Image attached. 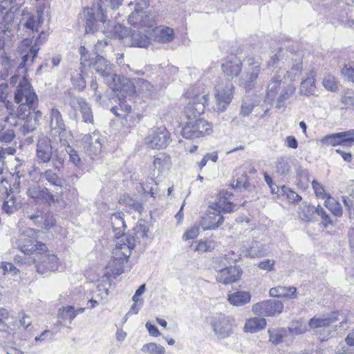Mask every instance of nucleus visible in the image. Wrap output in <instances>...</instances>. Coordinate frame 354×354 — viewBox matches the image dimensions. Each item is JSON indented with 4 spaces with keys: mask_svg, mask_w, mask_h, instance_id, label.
<instances>
[{
    "mask_svg": "<svg viewBox=\"0 0 354 354\" xmlns=\"http://www.w3.org/2000/svg\"><path fill=\"white\" fill-rule=\"evenodd\" d=\"M250 292L238 290L227 295L229 303L235 306H243L250 301Z\"/></svg>",
    "mask_w": 354,
    "mask_h": 354,
    "instance_id": "obj_28",
    "label": "nucleus"
},
{
    "mask_svg": "<svg viewBox=\"0 0 354 354\" xmlns=\"http://www.w3.org/2000/svg\"><path fill=\"white\" fill-rule=\"evenodd\" d=\"M215 248V243L213 241H201L196 245L195 250L199 252H209L214 250Z\"/></svg>",
    "mask_w": 354,
    "mask_h": 354,
    "instance_id": "obj_53",
    "label": "nucleus"
},
{
    "mask_svg": "<svg viewBox=\"0 0 354 354\" xmlns=\"http://www.w3.org/2000/svg\"><path fill=\"white\" fill-rule=\"evenodd\" d=\"M69 104L73 109H80L84 122L88 123L93 122V114L91 108L84 98L73 97L71 99Z\"/></svg>",
    "mask_w": 354,
    "mask_h": 354,
    "instance_id": "obj_23",
    "label": "nucleus"
},
{
    "mask_svg": "<svg viewBox=\"0 0 354 354\" xmlns=\"http://www.w3.org/2000/svg\"><path fill=\"white\" fill-rule=\"evenodd\" d=\"M281 192L283 195H285L292 202L301 200V197L298 194L285 185L281 187Z\"/></svg>",
    "mask_w": 354,
    "mask_h": 354,
    "instance_id": "obj_54",
    "label": "nucleus"
},
{
    "mask_svg": "<svg viewBox=\"0 0 354 354\" xmlns=\"http://www.w3.org/2000/svg\"><path fill=\"white\" fill-rule=\"evenodd\" d=\"M209 100L207 94H196L185 107L184 114L188 121L183 127L181 134L187 139H194L209 135L212 131V124L206 120L197 118L204 113Z\"/></svg>",
    "mask_w": 354,
    "mask_h": 354,
    "instance_id": "obj_1",
    "label": "nucleus"
},
{
    "mask_svg": "<svg viewBox=\"0 0 354 354\" xmlns=\"http://www.w3.org/2000/svg\"><path fill=\"white\" fill-rule=\"evenodd\" d=\"M240 259V255L236 254L233 251H229L225 253L223 256H221L218 259L219 261H223L224 260L228 263H235Z\"/></svg>",
    "mask_w": 354,
    "mask_h": 354,
    "instance_id": "obj_59",
    "label": "nucleus"
},
{
    "mask_svg": "<svg viewBox=\"0 0 354 354\" xmlns=\"http://www.w3.org/2000/svg\"><path fill=\"white\" fill-rule=\"evenodd\" d=\"M198 234L199 227L197 225H194L185 232L183 238L185 241L194 239L198 235Z\"/></svg>",
    "mask_w": 354,
    "mask_h": 354,
    "instance_id": "obj_62",
    "label": "nucleus"
},
{
    "mask_svg": "<svg viewBox=\"0 0 354 354\" xmlns=\"http://www.w3.org/2000/svg\"><path fill=\"white\" fill-rule=\"evenodd\" d=\"M174 39V30L167 26H156V41L168 43Z\"/></svg>",
    "mask_w": 354,
    "mask_h": 354,
    "instance_id": "obj_32",
    "label": "nucleus"
},
{
    "mask_svg": "<svg viewBox=\"0 0 354 354\" xmlns=\"http://www.w3.org/2000/svg\"><path fill=\"white\" fill-rule=\"evenodd\" d=\"M71 80L73 86L77 88L79 90H82L86 86V82L82 75L80 73H75L71 76Z\"/></svg>",
    "mask_w": 354,
    "mask_h": 354,
    "instance_id": "obj_55",
    "label": "nucleus"
},
{
    "mask_svg": "<svg viewBox=\"0 0 354 354\" xmlns=\"http://www.w3.org/2000/svg\"><path fill=\"white\" fill-rule=\"evenodd\" d=\"M155 35L150 33H146L139 30H133L131 35L126 37V39L131 41V46L139 47V48H147L151 43Z\"/></svg>",
    "mask_w": 354,
    "mask_h": 354,
    "instance_id": "obj_24",
    "label": "nucleus"
},
{
    "mask_svg": "<svg viewBox=\"0 0 354 354\" xmlns=\"http://www.w3.org/2000/svg\"><path fill=\"white\" fill-rule=\"evenodd\" d=\"M0 24L6 30L10 31L15 23V12L11 10H6L5 8L1 10L0 15Z\"/></svg>",
    "mask_w": 354,
    "mask_h": 354,
    "instance_id": "obj_33",
    "label": "nucleus"
},
{
    "mask_svg": "<svg viewBox=\"0 0 354 354\" xmlns=\"http://www.w3.org/2000/svg\"><path fill=\"white\" fill-rule=\"evenodd\" d=\"M312 187L314 190V192L317 197L321 198H328L329 195H328L325 192V189L324 186L319 183L317 180H313L312 182Z\"/></svg>",
    "mask_w": 354,
    "mask_h": 354,
    "instance_id": "obj_56",
    "label": "nucleus"
},
{
    "mask_svg": "<svg viewBox=\"0 0 354 354\" xmlns=\"http://www.w3.org/2000/svg\"><path fill=\"white\" fill-rule=\"evenodd\" d=\"M123 215L124 214L122 212H117L113 214L111 216V222L113 232L115 233L116 235L122 234V236L118 237V240L122 236H124V234H123L122 231V229L125 226ZM125 236L131 238V236H128L127 235H125ZM133 236H131V238Z\"/></svg>",
    "mask_w": 354,
    "mask_h": 354,
    "instance_id": "obj_31",
    "label": "nucleus"
},
{
    "mask_svg": "<svg viewBox=\"0 0 354 354\" xmlns=\"http://www.w3.org/2000/svg\"><path fill=\"white\" fill-rule=\"evenodd\" d=\"M107 86L116 94L121 109L125 112L129 113L131 108L127 104L126 99L132 97L136 91L135 86L131 81L125 77L114 75Z\"/></svg>",
    "mask_w": 354,
    "mask_h": 354,
    "instance_id": "obj_6",
    "label": "nucleus"
},
{
    "mask_svg": "<svg viewBox=\"0 0 354 354\" xmlns=\"http://www.w3.org/2000/svg\"><path fill=\"white\" fill-rule=\"evenodd\" d=\"M343 136L342 132L331 133L324 136L320 142L323 145L335 147L340 145Z\"/></svg>",
    "mask_w": 354,
    "mask_h": 354,
    "instance_id": "obj_44",
    "label": "nucleus"
},
{
    "mask_svg": "<svg viewBox=\"0 0 354 354\" xmlns=\"http://www.w3.org/2000/svg\"><path fill=\"white\" fill-rule=\"evenodd\" d=\"M267 250L266 245L261 241H253L251 244L244 246L243 254L246 257L256 258L263 257Z\"/></svg>",
    "mask_w": 354,
    "mask_h": 354,
    "instance_id": "obj_25",
    "label": "nucleus"
},
{
    "mask_svg": "<svg viewBox=\"0 0 354 354\" xmlns=\"http://www.w3.org/2000/svg\"><path fill=\"white\" fill-rule=\"evenodd\" d=\"M43 10L39 8L35 12H30L27 9L22 11V21L25 28L32 32H38L39 28L43 23Z\"/></svg>",
    "mask_w": 354,
    "mask_h": 354,
    "instance_id": "obj_19",
    "label": "nucleus"
},
{
    "mask_svg": "<svg viewBox=\"0 0 354 354\" xmlns=\"http://www.w3.org/2000/svg\"><path fill=\"white\" fill-rule=\"evenodd\" d=\"M242 62L235 55H229L221 65L223 73L228 78H236L238 84L246 91L252 90L257 82L261 69V63L254 58H248L245 61L242 71Z\"/></svg>",
    "mask_w": 354,
    "mask_h": 354,
    "instance_id": "obj_2",
    "label": "nucleus"
},
{
    "mask_svg": "<svg viewBox=\"0 0 354 354\" xmlns=\"http://www.w3.org/2000/svg\"><path fill=\"white\" fill-rule=\"evenodd\" d=\"M275 261L273 259H266L259 263L258 267L261 270H263L268 272L274 270Z\"/></svg>",
    "mask_w": 354,
    "mask_h": 354,
    "instance_id": "obj_63",
    "label": "nucleus"
},
{
    "mask_svg": "<svg viewBox=\"0 0 354 354\" xmlns=\"http://www.w3.org/2000/svg\"><path fill=\"white\" fill-rule=\"evenodd\" d=\"M346 324V319L342 315L333 313L327 317H313L309 320L308 326L313 330L321 341L333 337L338 328Z\"/></svg>",
    "mask_w": 354,
    "mask_h": 354,
    "instance_id": "obj_5",
    "label": "nucleus"
},
{
    "mask_svg": "<svg viewBox=\"0 0 354 354\" xmlns=\"http://www.w3.org/2000/svg\"><path fill=\"white\" fill-rule=\"evenodd\" d=\"M149 226L147 221L140 219L132 238L123 236L116 241L115 248L112 252L113 259L109 263L113 275L118 276L124 272V263L129 258L136 241L140 243L142 240L145 243V240L149 237Z\"/></svg>",
    "mask_w": 354,
    "mask_h": 354,
    "instance_id": "obj_3",
    "label": "nucleus"
},
{
    "mask_svg": "<svg viewBox=\"0 0 354 354\" xmlns=\"http://www.w3.org/2000/svg\"><path fill=\"white\" fill-rule=\"evenodd\" d=\"M269 295L272 297H284L287 299H295L297 297V288L293 286H281L272 288Z\"/></svg>",
    "mask_w": 354,
    "mask_h": 354,
    "instance_id": "obj_27",
    "label": "nucleus"
},
{
    "mask_svg": "<svg viewBox=\"0 0 354 354\" xmlns=\"http://www.w3.org/2000/svg\"><path fill=\"white\" fill-rule=\"evenodd\" d=\"M275 173L279 176H285L290 171V159L287 157H279L275 162Z\"/></svg>",
    "mask_w": 354,
    "mask_h": 354,
    "instance_id": "obj_36",
    "label": "nucleus"
},
{
    "mask_svg": "<svg viewBox=\"0 0 354 354\" xmlns=\"http://www.w3.org/2000/svg\"><path fill=\"white\" fill-rule=\"evenodd\" d=\"M120 202L127 207H129L131 210H133L140 214H142L144 209L143 205L136 198L127 195L120 198Z\"/></svg>",
    "mask_w": 354,
    "mask_h": 354,
    "instance_id": "obj_34",
    "label": "nucleus"
},
{
    "mask_svg": "<svg viewBox=\"0 0 354 354\" xmlns=\"http://www.w3.org/2000/svg\"><path fill=\"white\" fill-rule=\"evenodd\" d=\"M289 329L293 334L299 335L305 333L307 330V326L299 321H297L291 324Z\"/></svg>",
    "mask_w": 354,
    "mask_h": 354,
    "instance_id": "obj_58",
    "label": "nucleus"
},
{
    "mask_svg": "<svg viewBox=\"0 0 354 354\" xmlns=\"http://www.w3.org/2000/svg\"><path fill=\"white\" fill-rule=\"evenodd\" d=\"M234 86L232 83H218L215 86V97L216 99V109L218 111H223L232 100V90Z\"/></svg>",
    "mask_w": 354,
    "mask_h": 354,
    "instance_id": "obj_17",
    "label": "nucleus"
},
{
    "mask_svg": "<svg viewBox=\"0 0 354 354\" xmlns=\"http://www.w3.org/2000/svg\"><path fill=\"white\" fill-rule=\"evenodd\" d=\"M99 8L103 12V10L118 8L122 3V0H99Z\"/></svg>",
    "mask_w": 354,
    "mask_h": 354,
    "instance_id": "obj_50",
    "label": "nucleus"
},
{
    "mask_svg": "<svg viewBox=\"0 0 354 354\" xmlns=\"http://www.w3.org/2000/svg\"><path fill=\"white\" fill-rule=\"evenodd\" d=\"M322 84L327 91L335 92L337 90L335 78L332 75H326L323 80Z\"/></svg>",
    "mask_w": 354,
    "mask_h": 354,
    "instance_id": "obj_52",
    "label": "nucleus"
},
{
    "mask_svg": "<svg viewBox=\"0 0 354 354\" xmlns=\"http://www.w3.org/2000/svg\"><path fill=\"white\" fill-rule=\"evenodd\" d=\"M6 198L4 199L2 205V210L7 214H12L17 210L15 205V198L13 196H10L8 189L5 187Z\"/></svg>",
    "mask_w": 354,
    "mask_h": 354,
    "instance_id": "obj_42",
    "label": "nucleus"
},
{
    "mask_svg": "<svg viewBox=\"0 0 354 354\" xmlns=\"http://www.w3.org/2000/svg\"><path fill=\"white\" fill-rule=\"evenodd\" d=\"M324 205L336 216H339L342 214L341 205L330 196H328L325 201Z\"/></svg>",
    "mask_w": 354,
    "mask_h": 354,
    "instance_id": "obj_46",
    "label": "nucleus"
},
{
    "mask_svg": "<svg viewBox=\"0 0 354 354\" xmlns=\"http://www.w3.org/2000/svg\"><path fill=\"white\" fill-rule=\"evenodd\" d=\"M25 216L27 218L31 220L35 225L44 229H50L56 223L53 212L50 211L45 212L39 208L31 212L26 211Z\"/></svg>",
    "mask_w": 354,
    "mask_h": 354,
    "instance_id": "obj_10",
    "label": "nucleus"
},
{
    "mask_svg": "<svg viewBox=\"0 0 354 354\" xmlns=\"http://www.w3.org/2000/svg\"><path fill=\"white\" fill-rule=\"evenodd\" d=\"M235 207L232 203L219 198L218 201L212 205V209L219 214L221 212L230 213L234 211Z\"/></svg>",
    "mask_w": 354,
    "mask_h": 354,
    "instance_id": "obj_39",
    "label": "nucleus"
},
{
    "mask_svg": "<svg viewBox=\"0 0 354 354\" xmlns=\"http://www.w3.org/2000/svg\"><path fill=\"white\" fill-rule=\"evenodd\" d=\"M67 155L69 156V162L75 165H78L81 161V159L77 154V151L70 146L66 149Z\"/></svg>",
    "mask_w": 354,
    "mask_h": 354,
    "instance_id": "obj_61",
    "label": "nucleus"
},
{
    "mask_svg": "<svg viewBox=\"0 0 354 354\" xmlns=\"http://www.w3.org/2000/svg\"><path fill=\"white\" fill-rule=\"evenodd\" d=\"M342 135L345 136L342 137V140L339 145L344 147H352L354 143V129L342 131Z\"/></svg>",
    "mask_w": 354,
    "mask_h": 354,
    "instance_id": "obj_51",
    "label": "nucleus"
},
{
    "mask_svg": "<svg viewBox=\"0 0 354 354\" xmlns=\"http://www.w3.org/2000/svg\"><path fill=\"white\" fill-rule=\"evenodd\" d=\"M268 333L269 334V341L275 345L281 343L286 335V331L284 328L268 329Z\"/></svg>",
    "mask_w": 354,
    "mask_h": 354,
    "instance_id": "obj_40",
    "label": "nucleus"
},
{
    "mask_svg": "<svg viewBox=\"0 0 354 354\" xmlns=\"http://www.w3.org/2000/svg\"><path fill=\"white\" fill-rule=\"evenodd\" d=\"M341 73L346 80L354 83V68L353 67L344 65Z\"/></svg>",
    "mask_w": 354,
    "mask_h": 354,
    "instance_id": "obj_60",
    "label": "nucleus"
},
{
    "mask_svg": "<svg viewBox=\"0 0 354 354\" xmlns=\"http://www.w3.org/2000/svg\"><path fill=\"white\" fill-rule=\"evenodd\" d=\"M266 320L263 317H252L246 319L244 326V331L250 333H255L263 330L266 326Z\"/></svg>",
    "mask_w": 354,
    "mask_h": 354,
    "instance_id": "obj_30",
    "label": "nucleus"
},
{
    "mask_svg": "<svg viewBox=\"0 0 354 354\" xmlns=\"http://www.w3.org/2000/svg\"><path fill=\"white\" fill-rule=\"evenodd\" d=\"M223 216L212 209L202 218L201 225L204 231L212 230L218 228L223 223Z\"/></svg>",
    "mask_w": 354,
    "mask_h": 354,
    "instance_id": "obj_22",
    "label": "nucleus"
},
{
    "mask_svg": "<svg viewBox=\"0 0 354 354\" xmlns=\"http://www.w3.org/2000/svg\"><path fill=\"white\" fill-rule=\"evenodd\" d=\"M316 73L310 71L307 73V77L301 82L299 93L304 95H312L316 92L315 86Z\"/></svg>",
    "mask_w": 354,
    "mask_h": 354,
    "instance_id": "obj_26",
    "label": "nucleus"
},
{
    "mask_svg": "<svg viewBox=\"0 0 354 354\" xmlns=\"http://www.w3.org/2000/svg\"><path fill=\"white\" fill-rule=\"evenodd\" d=\"M283 79H286V76L275 75L269 80L266 87L265 101L272 104L275 100L278 109L284 106V102L294 94L296 89L292 83H286L283 81Z\"/></svg>",
    "mask_w": 354,
    "mask_h": 354,
    "instance_id": "obj_4",
    "label": "nucleus"
},
{
    "mask_svg": "<svg viewBox=\"0 0 354 354\" xmlns=\"http://www.w3.org/2000/svg\"><path fill=\"white\" fill-rule=\"evenodd\" d=\"M86 17V33H94L98 30L100 23L105 22V16L103 12L96 7L86 8L84 10Z\"/></svg>",
    "mask_w": 354,
    "mask_h": 354,
    "instance_id": "obj_12",
    "label": "nucleus"
},
{
    "mask_svg": "<svg viewBox=\"0 0 354 354\" xmlns=\"http://www.w3.org/2000/svg\"><path fill=\"white\" fill-rule=\"evenodd\" d=\"M341 102L347 107L354 108V92L344 94L341 98Z\"/></svg>",
    "mask_w": 354,
    "mask_h": 354,
    "instance_id": "obj_64",
    "label": "nucleus"
},
{
    "mask_svg": "<svg viewBox=\"0 0 354 354\" xmlns=\"http://www.w3.org/2000/svg\"><path fill=\"white\" fill-rule=\"evenodd\" d=\"M67 156V152L66 151H59L58 149L55 150L53 158L50 160H52L53 166L55 169L57 171H60L64 167V164L65 162L66 158Z\"/></svg>",
    "mask_w": 354,
    "mask_h": 354,
    "instance_id": "obj_37",
    "label": "nucleus"
},
{
    "mask_svg": "<svg viewBox=\"0 0 354 354\" xmlns=\"http://www.w3.org/2000/svg\"><path fill=\"white\" fill-rule=\"evenodd\" d=\"M41 252L35 253L33 258L37 272L43 274L57 270L59 267V259L57 256L49 252Z\"/></svg>",
    "mask_w": 354,
    "mask_h": 354,
    "instance_id": "obj_9",
    "label": "nucleus"
},
{
    "mask_svg": "<svg viewBox=\"0 0 354 354\" xmlns=\"http://www.w3.org/2000/svg\"><path fill=\"white\" fill-rule=\"evenodd\" d=\"M77 316V312L74 307L69 306L60 308L58 312V317L63 319H69L71 321L73 320Z\"/></svg>",
    "mask_w": 354,
    "mask_h": 354,
    "instance_id": "obj_49",
    "label": "nucleus"
},
{
    "mask_svg": "<svg viewBox=\"0 0 354 354\" xmlns=\"http://www.w3.org/2000/svg\"><path fill=\"white\" fill-rule=\"evenodd\" d=\"M316 208L313 205L304 204L300 208L299 216L304 221H312L316 214Z\"/></svg>",
    "mask_w": 354,
    "mask_h": 354,
    "instance_id": "obj_41",
    "label": "nucleus"
},
{
    "mask_svg": "<svg viewBox=\"0 0 354 354\" xmlns=\"http://www.w3.org/2000/svg\"><path fill=\"white\" fill-rule=\"evenodd\" d=\"M37 231L32 228H28L23 231L16 241V247L24 254L33 252L39 253L46 251L45 244L38 242L36 238Z\"/></svg>",
    "mask_w": 354,
    "mask_h": 354,
    "instance_id": "obj_7",
    "label": "nucleus"
},
{
    "mask_svg": "<svg viewBox=\"0 0 354 354\" xmlns=\"http://www.w3.org/2000/svg\"><path fill=\"white\" fill-rule=\"evenodd\" d=\"M135 5V10L133 12H144V9L147 8L149 5V0H134L129 3V6Z\"/></svg>",
    "mask_w": 354,
    "mask_h": 354,
    "instance_id": "obj_57",
    "label": "nucleus"
},
{
    "mask_svg": "<svg viewBox=\"0 0 354 354\" xmlns=\"http://www.w3.org/2000/svg\"><path fill=\"white\" fill-rule=\"evenodd\" d=\"M41 39V35L37 38L35 44L29 49L28 53L23 55L22 60L17 67V71L24 70L30 57H31V62H32L34 59L37 57V53L39 50V39Z\"/></svg>",
    "mask_w": 354,
    "mask_h": 354,
    "instance_id": "obj_35",
    "label": "nucleus"
},
{
    "mask_svg": "<svg viewBox=\"0 0 354 354\" xmlns=\"http://www.w3.org/2000/svg\"><path fill=\"white\" fill-rule=\"evenodd\" d=\"M49 127L53 136H58L62 140L66 131V126L62 115L57 107L54 106L49 111Z\"/></svg>",
    "mask_w": 354,
    "mask_h": 354,
    "instance_id": "obj_13",
    "label": "nucleus"
},
{
    "mask_svg": "<svg viewBox=\"0 0 354 354\" xmlns=\"http://www.w3.org/2000/svg\"><path fill=\"white\" fill-rule=\"evenodd\" d=\"M156 165H158V171L160 174L167 171L171 165V158L165 153H160L156 155Z\"/></svg>",
    "mask_w": 354,
    "mask_h": 354,
    "instance_id": "obj_45",
    "label": "nucleus"
},
{
    "mask_svg": "<svg viewBox=\"0 0 354 354\" xmlns=\"http://www.w3.org/2000/svg\"><path fill=\"white\" fill-rule=\"evenodd\" d=\"M27 195L37 203H48L50 205L55 202V196L46 187L39 185L30 186L27 192Z\"/></svg>",
    "mask_w": 354,
    "mask_h": 354,
    "instance_id": "obj_20",
    "label": "nucleus"
},
{
    "mask_svg": "<svg viewBox=\"0 0 354 354\" xmlns=\"http://www.w3.org/2000/svg\"><path fill=\"white\" fill-rule=\"evenodd\" d=\"M15 102H37V95L26 77L19 82L15 92Z\"/></svg>",
    "mask_w": 354,
    "mask_h": 354,
    "instance_id": "obj_14",
    "label": "nucleus"
},
{
    "mask_svg": "<svg viewBox=\"0 0 354 354\" xmlns=\"http://www.w3.org/2000/svg\"><path fill=\"white\" fill-rule=\"evenodd\" d=\"M303 68V63L301 59H297L292 62L291 68L286 72V76L292 81L295 77L299 76L301 73Z\"/></svg>",
    "mask_w": 354,
    "mask_h": 354,
    "instance_id": "obj_47",
    "label": "nucleus"
},
{
    "mask_svg": "<svg viewBox=\"0 0 354 354\" xmlns=\"http://www.w3.org/2000/svg\"><path fill=\"white\" fill-rule=\"evenodd\" d=\"M35 102H19L17 103L19 106L17 110V117L21 120L28 118L31 114Z\"/></svg>",
    "mask_w": 354,
    "mask_h": 354,
    "instance_id": "obj_38",
    "label": "nucleus"
},
{
    "mask_svg": "<svg viewBox=\"0 0 354 354\" xmlns=\"http://www.w3.org/2000/svg\"><path fill=\"white\" fill-rule=\"evenodd\" d=\"M283 309V304L276 299H268L257 303L252 306V311L255 314L263 316H275L280 314Z\"/></svg>",
    "mask_w": 354,
    "mask_h": 354,
    "instance_id": "obj_15",
    "label": "nucleus"
},
{
    "mask_svg": "<svg viewBox=\"0 0 354 354\" xmlns=\"http://www.w3.org/2000/svg\"><path fill=\"white\" fill-rule=\"evenodd\" d=\"M44 178H45L51 185L62 187V180L57 176V174L51 169H47L41 174Z\"/></svg>",
    "mask_w": 354,
    "mask_h": 354,
    "instance_id": "obj_48",
    "label": "nucleus"
},
{
    "mask_svg": "<svg viewBox=\"0 0 354 354\" xmlns=\"http://www.w3.org/2000/svg\"><path fill=\"white\" fill-rule=\"evenodd\" d=\"M128 23L142 29L146 33L155 35V14L152 10L141 13L132 12L128 17Z\"/></svg>",
    "mask_w": 354,
    "mask_h": 354,
    "instance_id": "obj_8",
    "label": "nucleus"
},
{
    "mask_svg": "<svg viewBox=\"0 0 354 354\" xmlns=\"http://www.w3.org/2000/svg\"><path fill=\"white\" fill-rule=\"evenodd\" d=\"M91 66L96 73L103 77L106 84L115 75L112 73L111 64L103 56L96 55L95 60L91 63Z\"/></svg>",
    "mask_w": 354,
    "mask_h": 354,
    "instance_id": "obj_21",
    "label": "nucleus"
},
{
    "mask_svg": "<svg viewBox=\"0 0 354 354\" xmlns=\"http://www.w3.org/2000/svg\"><path fill=\"white\" fill-rule=\"evenodd\" d=\"M210 324L214 334L220 339L229 337L233 333V320L224 315L214 317Z\"/></svg>",
    "mask_w": 354,
    "mask_h": 354,
    "instance_id": "obj_11",
    "label": "nucleus"
},
{
    "mask_svg": "<svg viewBox=\"0 0 354 354\" xmlns=\"http://www.w3.org/2000/svg\"><path fill=\"white\" fill-rule=\"evenodd\" d=\"M171 140V135L165 126L156 127V149H165Z\"/></svg>",
    "mask_w": 354,
    "mask_h": 354,
    "instance_id": "obj_29",
    "label": "nucleus"
},
{
    "mask_svg": "<svg viewBox=\"0 0 354 354\" xmlns=\"http://www.w3.org/2000/svg\"><path fill=\"white\" fill-rule=\"evenodd\" d=\"M51 140L47 137L40 138L37 143L36 158L39 163H48L53 158Z\"/></svg>",
    "mask_w": 354,
    "mask_h": 354,
    "instance_id": "obj_18",
    "label": "nucleus"
},
{
    "mask_svg": "<svg viewBox=\"0 0 354 354\" xmlns=\"http://www.w3.org/2000/svg\"><path fill=\"white\" fill-rule=\"evenodd\" d=\"M216 270L218 271L216 275V281L225 285L236 282L242 274V270L233 266L225 268L216 266Z\"/></svg>",
    "mask_w": 354,
    "mask_h": 354,
    "instance_id": "obj_16",
    "label": "nucleus"
},
{
    "mask_svg": "<svg viewBox=\"0 0 354 354\" xmlns=\"http://www.w3.org/2000/svg\"><path fill=\"white\" fill-rule=\"evenodd\" d=\"M82 142L87 147L91 148V149H92V148L97 149L101 147L99 135L95 132H93V134H86L82 138Z\"/></svg>",
    "mask_w": 354,
    "mask_h": 354,
    "instance_id": "obj_43",
    "label": "nucleus"
}]
</instances>
